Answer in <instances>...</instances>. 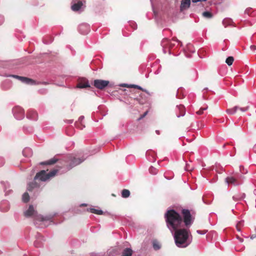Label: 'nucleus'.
Returning <instances> with one entry per match:
<instances>
[{
  "instance_id": "nucleus-1",
  "label": "nucleus",
  "mask_w": 256,
  "mask_h": 256,
  "mask_svg": "<svg viewBox=\"0 0 256 256\" xmlns=\"http://www.w3.org/2000/svg\"><path fill=\"white\" fill-rule=\"evenodd\" d=\"M164 218L167 227L174 234L176 246L181 248L187 247L192 238L189 237L187 230L182 228L183 221L180 215L174 210H170L166 212Z\"/></svg>"
},
{
  "instance_id": "nucleus-2",
  "label": "nucleus",
  "mask_w": 256,
  "mask_h": 256,
  "mask_svg": "<svg viewBox=\"0 0 256 256\" xmlns=\"http://www.w3.org/2000/svg\"><path fill=\"white\" fill-rule=\"evenodd\" d=\"M24 214L26 217L32 216L34 218V224L36 226L41 228L46 227L52 222V219L56 215L55 214L45 216L37 215V212L32 205L29 206L28 208L24 212Z\"/></svg>"
},
{
  "instance_id": "nucleus-3",
  "label": "nucleus",
  "mask_w": 256,
  "mask_h": 256,
  "mask_svg": "<svg viewBox=\"0 0 256 256\" xmlns=\"http://www.w3.org/2000/svg\"><path fill=\"white\" fill-rule=\"evenodd\" d=\"M58 172V170H53L48 174L44 170H42L38 172L34 178V182L28 184L27 188L29 192L33 190L37 191L38 188L40 186V184L38 183V181L46 182L50 178L54 176Z\"/></svg>"
},
{
  "instance_id": "nucleus-4",
  "label": "nucleus",
  "mask_w": 256,
  "mask_h": 256,
  "mask_svg": "<svg viewBox=\"0 0 256 256\" xmlns=\"http://www.w3.org/2000/svg\"><path fill=\"white\" fill-rule=\"evenodd\" d=\"M174 42H178V44L180 43V42L176 38H173L172 40L165 38L162 40L161 45L164 48H172L175 46ZM164 53L166 52L164 49Z\"/></svg>"
},
{
  "instance_id": "nucleus-5",
  "label": "nucleus",
  "mask_w": 256,
  "mask_h": 256,
  "mask_svg": "<svg viewBox=\"0 0 256 256\" xmlns=\"http://www.w3.org/2000/svg\"><path fill=\"white\" fill-rule=\"evenodd\" d=\"M84 0H72V10L74 12H78L83 10L84 8Z\"/></svg>"
},
{
  "instance_id": "nucleus-6",
  "label": "nucleus",
  "mask_w": 256,
  "mask_h": 256,
  "mask_svg": "<svg viewBox=\"0 0 256 256\" xmlns=\"http://www.w3.org/2000/svg\"><path fill=\"white\" fill-rule=\"evenodd\" d=\"M182 214L184 216V222L185 226L187 227L190 226L192 224L193 220L190 210L187 209H183Z\"/></svg>"
},
{
  "instance_id": "nucleus-7",
  "label": "nucleus",
  "mask_w": 256,
  "mask_h": 256,
  "mask_svg": "<svg viewBox=\"0 0 256 256\" xmlns=\"http://www.w3.org/2000/svg\"><path fill=\"white\" fill-rule=\"evenodd\" d=\"M12 112L15 118L18 120H22L24 116V110L20 106L14 107L12 109Z\"/></svg>"
},
{
  "instance_id": "nucleus-8",
  "label": "nucleus",
  "mask_w": 256,
  "mask_h": 256,
  "mask_svg": "<svg viewBox=\"0 0 256 256\" xmlns=\"http://www.w3.org/2000/svg\"><path fill=\"white\" fill-rule=\"evenodd\" d=\"M110 82L106 80H95L94 81V86L98 89L103 90L109 84Z\"/></svg>"
},
{
  "instance_id": "nucleus-9",
  "label": "nucleus",
  "mask_w": 256,
  "mask_h": 256,
  "mask_svg": "<svg viewBox=\"0 0 256 256\" xmlns=\"http://www.w3.org/2000/svg\"><path fill=\"white\" fill-rule=\"evenodd\" d=\"M85 158H72L70 156V164L68 168V170H70L73 167L81 164L82 162L84 161Z\"/></svg>"
},
{
  "instance_id": "nucleus-10",
  "label": "nucleus",
  "mask_w": 256,
  "mask_h": 256,
  "mask_svg": "<svg viewBox=\"0 0 256 256\" xmlns=\"http://www.w3.org/2000/svg\"><path fill=\"white\" fill-rule=\"evenodd\" d=\"M78 30L82 34H86L90 31V26L87 24H82L78 26Z\"/></svg>"
},
{
  "instance_id": "nucleus-11",
  "label": "nucleus",
  "mask_w": 256,
  "mask_h": 256,
  "mask_svg": "<svg viewBox=\"0 0 256 256\" xmlns=\"http://www.w3.org/2000/svg\"><path fill=\"white\" fill-rule=\"evenodd\" d=\"M226 182L228 184H232L234 186H238L242 184V182L238 181L234 176L228 177L226 178Z\"/></svg>"
},
{
  "instance_id": "nucleus-12",
  "label": "nucleus",
  "mask_w": 256,
  "mask_h": 256,
  "mask_svg": "<svg viewBox=\"0 0 256 256\" xmlns=\"http://www.w3.org/2000/svg\"><path fill=\"white\" fill-rule=\"evenodd\" d=\"M90 87V85L89 84L88 80L86 78H82L80 80L76 86V88H84Z\"/></svg>"
},
{
  "instance_id": "nucleus-13",
  "label": "nucleus",
  "mask_w": 256,
  "mask_h": 256,
  "mask_svg": "<svg viewBox=\"0 0 256 256\" xmlns=\"http://www.w3.org/2000/svg\"><path fill=\"white\" fill-rule=\"evenodd\" d=\"M26 118L32 120H36L38 118V115L35 110H30L28 111Z\"/></svg>"
},
{
  "instance_id": "nucleus-14",
  "label": "nucleus",
  "mask_w": 256,
  "mask_h": 256,
  "mask_svg": "<svg viewBox=\"0 0 256 256\" xmlns=\"http://www.w3.org/2000/svg\"><path fill=\"white\" fill-rule=\"evenodd\" d=\"M17 79L20 80L23 83H24L26 84H30V85H33V84H36V82L34 80H32L31 78H28L18 76Z\"/></svg>"
},
{
  "instance_id": "nucleus-15",
  "label": "nucleus",
  "mask_w": 256,
  "mask_h": 256,
  "mask_svg": "<svg viewBox=\"0 0 256 256\" xmlns=\"http://www.w3.org/2000/svg\"><path fill=\"white\" fill-rule=\"evenodd\" d=\"M17 79L20 80L23 83H24L26 84H30V85H33V84H36V82L34 80H32L31 78H28L18 76Z\"/></svg>"
},
{
  "instance_id": "nucleus-16",
  "label": "nucleus",
  "mask_w": 256,
  "mask_h": 256,
  "mask_svg": "<svg viewBox=\"0 0 256 256\" xmlns=\"http://www.w3.org/2000/svg\"><path fill=\"white\" fill-rule=\"evenodd\" d=\"M10 208V204L6 200H2L0 204V210L2 212H7Z\"/></svg>"
},
{
  "instance_id": "nucleus-17",
  "label": "nucleus",
  "mask_w": 256,
  "mask_h": 256,
  "mask_svg": "<svg viewBox=\"0 0 256 256\" xmlns=\"http://www.w3.org/2000/svg\"><path fill=\"white\" fill-rule=\"evenodd\" d=\"M178 111L180 112L179 114H176V116L178 118H180V116H183L185 115L186 110L185 108L183 105H179L177 106L176 108V112Z\"/></svg>"
},
{
  "instance_id": "nucleus-18",
  "label": "nucleus",
  "mask_w": 256,
  "mask_h": 256,
  "mask_svg": "<svg viewBox=\"0 0 256 256\" xmlns=\"http://www.w3.org/2000/svg\"><path fill=\"white\" fill-rule=\"evenodd\" d=\"M1 184L3 186L6 195H8L12 192V190L10 189V185L8 182H2Z\"/></svg>"
},
{
  "instance_id": "nucleus-19",
  "label": "nucleus",
  "mask_w": 256,
  "mask_h": 256,
  "mask_svg": "<svg viewBox=\"0 0 256 256\" xmlns=\"http://www.w3.org/2000/svg\"><path fill=\"white\" fill-rule=\"evenodd\" d=\"M84 116H82L79 118L78 121L76 122L75 123L76 127L79 128L80 130L83 129L85 127V126L82 124V122L84 120Z\"/></svg>"
},
{
  "instance_id": "nucleus-20",
  "label": "nucleus",
  "mask_w": 256,
  "mask_h": 256,
  "mask_svg": "<svg viewBox=\"0 0 256 256\" xmlns=\"http://www.w3.org/2000/svg\"><path fill=\"white\" fill-rule=\"evenodd\" d=\"M36 241L34 242V246L36 247L41 246H42V240H43L42 236L40 234H38L36 236Z\"/></svg>"
},
{
  "instance_id": "nucleus-21",
  "label": "nucleus",
  "mask_w": 256,
  "mask_h": 256,
  "mask_svg": "<svg viewBox=\"0 0 256 256\" xmlns=\"http://www.w3.org/2000/svg\"><path fill=\"white\" fill-rule=\"evenodd\" d=\"M190 0H182L180 8H186L190 7Z\"/></svg>"
},
{
  "instance_id": "nucleus-22",
  "label": "nucleus",
  "mask_w": 256,
  "mask_h": 256,
  "mask_svg": "<svg viewBox=\"0 0 256 256\" xmlns=\"http://www.w3.org/2000/svg\"><path fill=\"white\" fill-rule=\"evenodd\" d=\"M58 160L57 158H53L48 161L40 162V165L53 164H55Z\"/></svg>"
},
{
  "instance_id": "nucleus-23",
  "label": "nucleus",
  "mask_w": 256,
  "mask_h": 256,
  "mask_svg": "<svg viewBox=\"0 0 256 256\" xmlns=\"http://www.w3.org/2000/svg\"><path fill=\"white\" fill-rule=\"evenodd\" d=\"M32 150L29 148H26L22 150V154L25 157H29L32 155Z\"/></svg>"
},
{
  "instance_id": "nucleus-24",
  "label": "nucleus",
  "mask_w": 256,
  "mask_h": 256,
  "mask_svg": "<svg viewBox=\"0 0 256 256\" xmlns=\"http://www.w3.org/2000/svg\"><path fill=\"white\" fill-rule=\"evenodd\" d=\"M132 254V250L130 248H126L124 250L121 256H131Z\"/></svg>"
},
{
  "instance_id": "nucleus-25",
  "label": "nucleus",
  "mask_w": 256,
  "mask_h": 256,
  "mask_svg": "<svg viewBox=\"0 0 256 256\" xmlns=\"http://www.w3.org/2000/svg\"><path fill=\"white\" fill-rule=\"evenodd\" d=\"M88 211H90L92 213L99 215L102 214H103L102 210L95 209L94 208H90L89 210H88Z\"/></svg>"
},
{
  "instance_id": "nucleus-26",
  "label": "nucleus",
  "mask_w": 256,
  "mask_h": 256,
  "mask_svg": "<svg viewBox=\"0 0 256 256\" xmlns=\"http://www.w3.org/2000/svg\"><path fill=\"white\" fill-rule=\"evenodd\" d=\"M202 16L204 18L208 19L212 18L213 17V14L211 12H210L208 11H206L203 12L202 13Z\"/></svg>"
},
{
  "instance_id": "nucleus-27",
  "label": "nucleus",
  "mask_w": 256,
  "mask_h": 256,
  "mask_svg": "<svg viewBox=\"0 0 256 256\" xmlns=\"http://www.w3.org/2000/svg\"><path fill=\"white\" fill-rule=\"evenodd\" d=\"M152 246L155 250H158L160 248V245L156 240L152 241Z\"/></svg>"
},
{
  "instance_id": "nucleus-28",
  "label": "nucleus",
  "mask_w": 256,
  "mask_h": 256,
  "mask_svg": "<svg viewBox=\"0 0 256 256\" xmlns=\"http://www.w3.org/2000/svg\"><path fill=\"white\" fill-rule=\"evenodd\" d=\"M130 195V192L128 190L124 189L122 192V196L124 198H127Z\"/></svg>"
},
{
  "instance_id": "nucleus-29",
  "label": "nucleus",
  "mask_w": 256,
  "mask_h": 256,
  "mask_svg": "<svg viewBox=\"0 0 256 256\" xmlns=\"http://www.w3.org/2000/svg\"><path fill=\"white\" fill-rule=\"evenodd\" d=\"M238 107L237 106H234L232 108H229L226 110V112L230 114H235L238 110Z\"/></svg>"
},
{
  "instance_id": "nucleus-30",
  "label": "nucleus",
  "mask_w": 256,
  "mask_h": 256,
  "mask_svg": "<svg viewBox=\"0 0 256 256\" xmlns=\"http://www.w3.org/2000/svg\"><path fill=\"white\" fill-rule=\"evenodd\" d=\"M30 199V196L26 192H24L22 196V200L24 202H27Z\"/></svg>"
},
{
  "instance_id": "nucleus-31",
  "label": "nucleus",
  "mask_w": 256,
  "mask_h": 256,
  "mask_svg": "<svg viewBox=\"0 0 256 256\" xmlns=\"http://www.w3.org/2000/svg\"><path fill=\"white\" fill-rule=\"evenodd\" d=\"M234 60V58L232 56H228L226 60V62L228 66H231Z\"/></svg>"
},
{
  "instance_id": "nucleus-32",
  "label": "nucleus",
  "mask_w": 256,
  "mask_h": 256,
  "mask_svg": "<svg viewBox=\"0 0 256 256\" xmlns=\"http://www.w3.org/2000/svg\"><path fill=\"white\" fill-rule=\"evenodd\" d=\"M149 172L152 174H156L158 172V170L156 168L152 166L149 168Z\"/></svg>"
},
{
  "instance_id": "nucleus-33",
  "label": "nucleus",
  "mask_w": 256,
  "mask_h": 256,
  "mask_svg": "<svg viewBox=\"0 0 256 256\" xmlns=\"http://www.w3.org/2000/svg\"><path fill=\"white\" fill-rule=\"evenodd\" d=\"M207 108L208 106L204 108H201L199 110H198L196 112V114L199 115L202 114H203L204 111L207 110Z\"/></svg>"
},
{
  "instance_id": "nucleus-34",
  "label": "nucleus",
  "mask_w": 256,
  "mask_h": 256,
  "mask_svg": "<svg viewBox=\"0 0 256 256\" xmlns=\"http://www.w3.org/2000/svg\"><path fill=\"white\" fill-rule=\"evenodd\" d=\"M130 87L136 88L138 89L141 90L143 91L146 92V90H144L143 88L141 86H138V85H135V84L130 85Z\"/></svg>"
},
{
  "instance_id": "nucleus-35",
  "label": "nucleus",
  "mask_w": 256,
  "mask_h": 256,
  "mask_svg": "<svg viewBox=\"0 0 256 256\" xmlns=\"http://www.w3.org/2000/svg\"><path fill=\"white\" fill-rule=\"evenodd\" d=\"M207 232H208L207 230H196V232L198 234H202V235L206 234Z\"/></svg>"
},
{
  "instance_id": "nucleus-36",
  "label": "nucleus",
  "mask_w": 256,
  "mask_h": 256,
  "mask_svg": "<svg viewBox=\"0 0 256 256\" xmlns=\"http://www.w3.org/2000/svg\"><path fill=\"white\" fill-rule=\"evenodd\" d=\"M249 106H247L244 108H238V110H241L242 112H246L248 110Z\"/></svg>"
},
{
  "instance_id": "nucleus-37",
  "label": "nucleus",
  "mask_w": 256,
  "mask_h": 256,
  "mask_svg": "<svg viewBox=\"0 0 256 256\" xmlns=\"http://www.w3.org/2000/svg\"><path fill=\"white\" fill-rule=\"evenodd\" d=\"M232 198H233V200H235V201L240 200H242V198H241L240 197V196H236V195L234 196H232Z\"/></svg>"
},
{
  "instance_id": "nucleus-38",
  "label": "nucleus",
  "mask_w": 256,
  "mask_h": 256,
  "mask_svg": "<svg viewBox=\"0 0 256 256\" xmlns=\"http://www.w3.org/2000/svg\"><path fill=\"white\" fill-rule=\"evenodd\" d=\"M148 111H146V112H144V114H142L138 118V120H140L142 119L144 117H145L146 116V115L148 114Z\"/></svg>"
},
{
  "instance_id": "nucleus-39",
  "label": "nucleus",
  "mask_w": 256,
  "mask_h": 256,
  "mask_svg": "<svg viewBox=\"0 0 256 256\" xmlns=\"http://www.w3.org/2000/svg\"><path fill=\"white\" fill-rule=\"evenodd\" d=\"M4 164V159L2 158V157H0V167L2 166Z\"/></svg>"
},
{
  "instance_id": "nucleus-40",
  "label": "nucleus",
  "mask_w": 256,
  "mask_h": 256,
  "mask_svg": "<svg viewBox=\"0 0 256 256\" xmlns=\"http://www.w3.org/2000/svg\"><path fill=\"white\" fill-rule=\"evenodd\" d=\"M4 18V17L0 14V25L3 24Z\"/></svg>"
},
{
  "instance_id": "nucleus-41",
  "label": "nucleus",
  "mask_w": 256,
  "mask_h": 256,
  "mask_svg": "<svg viewBox=\"0 0 256 256\" xmlns=\"http://www.w3.org/2000/svg\"><path fill=\"white\" fill-rule=\"evenodd\" d=\"M161 68H162V66H160L158 68V70L155 72H154V73H155V74H160V71H161Z\"/></svg>"
},
{
  "instance_id": "nucleus-42",
  "label": "nucleus",
  "mask_w": 256,
  "mask_h": 256,
  "mask_svg": "<svg viewBox=\"0 0 256 256\" xmlns=\"http://www.w3.org/2000/svg\"><path fill=\"white\" fill-rule=\"evenodd\" d=\"M6 76H7V77H12V78H16L17 79L18 77V76L14 75V74H10V75Z\"/></svg>"
},
{
  "instance_id": "nucleus-43",
  "label": "nucleus",
  "mask_w": 256,
  "mask_h": 256,
  "mask_svg": "<svg viewBox=\"0 0 256 256\" xmlns=\"http://www.w3.org/2000/svg\"><path fill=\"white\" fill-rule=\"evenodd\" d=\"M250 10H251V8H247L245 10V11H244V14H249V12H250Z\"/></svg>"
},
{
  "instance_id": "nucleus-44",
  "label": "nucleus",
  "mask_w": 256,
  "mask_h": 256,
  "mask_svg": "<svg viewBox=\"0 0 256 256\" xmlns=\"http://www.w3.org/2000/svg\"><path fill=\"white\" fill-rule=\"evenodd\" d=\"M207 0H192V2L194 3H196L199 2H206Z\"/></svg>"
},
{
  "instance_id": "nucleus-45",
  "label": "nucleus",
  "mask_w": 256,
  "mask_h": 256,
  "mask_svg": "<svg viewBox=\"0 0 256 256\" xmlns=\"http://www.w3.org/2000/svg\"><path fill=\"white\" fill-rule=\"evenodd\" d=\"M250 48L251 50H256V46H254V45H252L250 46Z\"/></svg>"
},
{
  "instance_id": "nucleus-46",
  "label": "nucleus",
  "mask_w": 256,
  "mask_h": 256,
  "mask_svg": "<svg viewBox=\"0 0 256 256\" xmlns=\"http://www.w3.org/2000/svg\"><path fill=\"white\" fill-rule=\"evenodd\" d=\"M132 24H133L132 26L134 29H136V24L134 22H132Z\"/></svg>"
},
{
  "instance_id": "nucleus-47",
  "label": "nucleus",
  "mask_w": 256,
  "mask_h": 256,
  "mask_svg": "<svg viewBox=\"0 0 256 256\" xmlns=\"http://www.w3.org/2000/svg\"><path fill=\"white\" fill-rule=\"evenodd\" d=\"M186 170H191V169H190V167H189V166H188V164H186Z\"/></svg>"
},
{
  "instance_id": "nucleus-48",
  "label": "nucleus",
  "mask_w": 256,
  "mask_h": 256,
  "mask_svg": "<svg viewBox=\"0 0 256 256\" xmlns=\"http://www.w3.org/2000/svg\"><path fill=\"white\" fill-rule=\"evenodd\" d=\"M256 237V235L255 234H252L250 236V238L252 240H253L254 238H255Z\"/></svg>"
},
{
  "instance_id": "nucleus-49",
  "label": "nucleus",
  "mask_w": 256,
  "mask_h": 256,
  "mask_svg": "<svg viewBox=\"0 0 256 256\" xmlns=\"http://www.w3.org/2000/svg\"><path fill=\"white\" fill-rule=\"evenodd\" d=\"M245 196H246V194H242L240 197L241 198L242 200V199L244 198H245Z\"/></svg>"
},
{
  "instance_id": "nucleus-50",
  "label": "nucleus",
  "mask_w": 256,
  "mask_h": 256,
  "mask_svg": "<svg viewBox=\"0 0 256 256\" xmlns=\"http://www.w3.org/2000/svg\"><path fill=\"white\" fill-rule=\"evenodd\" d=\"M66 122H68L70 124H72L73 122V120H67Z\"/></svg>"
},
{
  "instance_id": "nucleus-51",
  "label": "nucleus",
  "mask_w": 256,
  "mask_h": 256,
  "mask_svg": "<svg viewBox=\"0 0 256 256\" xmlns=\"http://www.w3.org/2000/svg\"><path fill=\"white\" fill-rule=\"evenodd\" d=\"M87 204H82L80 205V206H86Z\"/></svg>"
},
{
  "instance_id": "nucleus-52",
  "label": "nucleus",
  "mask_w": 256,
  "mask_h": 256,
  "mask_svg": "<svg viewBox=\"0 0 256 256\" xmlns=\"http://www.w3.org/2000/svg\"><path fill=\"white\" fill-rule=\"evenodd\" d=\"M238 240H239L240 242H242L244 240L242 238H240Z\"/></svg>"
},
{
  "instance_id": "nucleus-53",
  "label": "nucleus",
  "mask_w": 256,
  "mask_h": 256,
  "mask_svg": "<svg viewBox=\"0 0 256 256\" xmlns=\"http://www.w3.org/2000/svg\"><path fill=\"white\" fill-rule=\"evenodd\" d=\"M156 133L158 134H160V131H159V130H156Z\"/></svg>"
},
{
  "instance_id": "nucleus-54",
  "label": "nucleus",
  "mask_w": 256,
  "mask_h": 256,
  "mask_svg": "<svg viewBox=\"0 0 256 256\" xmlns=\"http://www.w3.org/2000/svg\"><path fill=\"white\" fill-rule=\"evenodd\" d=\"M225 22H226V20H225L222 21V24H223L224 25L225 24Z\"/></svg>"
},
{
  "instance_id": "nucleus-55",
  "label": "nucleus",
  "mask_w": 256,
  "mask_h": 256,
  "mask_svg": "<svg viewBox=\"0 0 256 256\" xmlns=\"http://www.w3.org/2000/svg\"><path fill=\"white\" fill-rule=\"evenodd\" d=\"M236 229H237V230H238V231H240V229L238 228V226H236Z\"/></svg>"
},
{
  "instance_id": "nucleus-56",
  "label": "nucleus",
  "mask_w": 256,
  "mask_h": 256,
  "mask_svg": "<svg viewBox=\"0 0 256 256\" xmlns=\"http://www.w3.org/2000/svg\"><path fill=\"white\" fill-rule=\"evenodd\" d=\"M24 256H28L27 254H24ZM30 256H33V255H32V254H30Z\"/></svg>"
},
{
  "instance_id": "nucleus-57",
  "label": "nucleus",
  "mask_w": 256,
  "mask_h": 256,
  "mask_svg": "<svg viewBox=\"0 0 256 256\" xmlns=\"http://www.w3.org/2000/svg\"><path fill=\"white\" fill-rule=\"evenodd\" d=\"M255 151H256V145L254 148Z\"/></svg>"
},
{
  "instance_id": "nucleus-58",
  "label": "nucleus",
  "mask_w": 256,
  "mask_h": 256,
  "mask_svg": "<svg viewBox=\"0 0 256 256\" xmlns=\"http://www.w3.org/2000/svg\"><path fill=\"white\" fill-rule=\"evenodd\" d=\"M176 96H177L178 98H180L178 96V94H176Z\"/></svg>"
},
{
  "instance_id": "nucleus-59",
  "label": "nucleus",
  "mask_w": 256,
  "mask_h": 256,
  "mask_svg": "<svg viewBox=\"0 0 256 256\" xmlns=\"http://www.w3.org/2000/svg\"><path fill=\"white\" fill-rule=\"evenodd\" d=\"M240 238L239 236H237V238H238V239H239Z\"/></svg>"
},
{
  "instance_id": "nucleus-60",
  "label": "nucleus",
  "mask_w": 256,
  "mask_h": 256,
  "mask_svg": "<svg viewBox=\"0 0 256 256\" xmlns=\"http://www.w3.org/2000/svg\"><path fill=\"white\" fill-rule=\"evenodd\" d=\"M150 2H152V0H150Z\"/></svg>"
}]
</instances>
